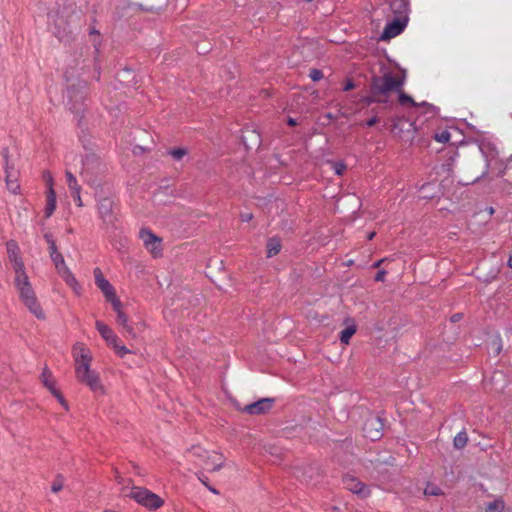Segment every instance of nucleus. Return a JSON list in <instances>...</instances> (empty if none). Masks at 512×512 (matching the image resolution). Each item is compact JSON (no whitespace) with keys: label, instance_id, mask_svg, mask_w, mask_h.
I'll return each instance as SVG.
<instances>
[{"label":"nucleus","instance_id":"obj_4","mask_svg":"<svg viewBox=\"0 0 512 512\" xmlns=\"http://www.w3.org/2000/svg\"><path fill=\"white\" fill-rule=\"evenodd\" d=\"M15 287L19 293V297L27 309L38 319H45V314L41 308L36 294L32 288L29 278L14 279Z\"/></svg>","mask_w":512,"mask_h":512},{"label":"nucleus","instance_id":"obj_34","mask_svg":"<svg viewBox=\"0 0 512 512\" xmlns=\"http://www.w3.org/2000/svg\"><path fill=\"white\" fill-rule=\"evenodd\" d=\"M49 254L55 266H57L58 264H63V262L65 261L63 255L58 250L51 252Z\"/></svg>","mask_w":512,"mask_h":512},{"label":"nucleus","instance_id":"obj_44","mask_svg":"<svg viewBox=\"0 0 512 512\" xmlns=\"http://www.w3.org/2000/svg\"><path fill=\"white\" fill-rule=\"evenodd\" d=\"M288 124H289L290 126H294V125H296V121H295V119H293V118H289V119H288Z\"/></svg>","mask_w":512,"mask_h":512},{"label":"nucleus","instance_id":"obj_36","mask_svg":"<svg viewBox=\"0 0 512 512\" xmlns=\"http://www.w3.org/2000/svg\"><path fill=\"white\" fill-rule=\"evenodd\" d=\"M331 165L337 175H342L346 170V165L342 162H332Z\"/></svg>","mask_w":512,"mask_h":512},{"label":"nucleus","instance_id":"obj_2","mask_svg":"<svg viewBox=\"0 0 512 512\" xmlns=\"http://www.w3.org/2000/svg\"><path fill=\"white\" fill-rule=\"evenodd\" d=\"M124 497L134 500L149 511L160 509L165 501L156 493L141 486H124L121 490Z\"/></svg>","mask_w":512,"mask_h":512},{"label":"nucleus","instance_id":"obj_17","mask_svg":"<svg viewBox=\"0 0 512 512\" xmlns=\"http://www.w3.org/2000/svg\"><path fill=\"white\" fill-rule=\"evenodd\" d=\"M56 192L54 188L47 189L46 191V205L44 209L45 218H49L52 216L56 209Z\"/></svg>","mask_w":512,"mask_h":512},{"label":"nucleus","instance_id":"obj_18","mask_svg":"<svg viewBox=\"0 0 512 512\" xmlns=\"http://www.w3.org/2000/svg\"><path fill=\"white\" fill-rule=\"evenodd\" d=\"M11 262L15 271L14 279H24L28 277L27 273L25 272V265L22 258L14 259Z\"/></svg>","mask_w":512,"mask_h":512},{"label":"nucleus","instance_id":"obj_46","mask_svg":"<svg viewBox=\"0 0 512 512\" xmlns=\"http://www.w3.org/2000/svg\"><path fill=\"white\" fill-rule=\"evenodd\" d=\"M375 234H376L375 232H371V233H369V234H368V239H369V240H372V239H373V237L375 236Z\"/></svg>","mask_w":512,"mask_h":512},{"label":"nucleus","instance_id":"obj_8","mask_svg":"<svg viewBox=\"0 0 512 512\" xmlns=\"http://www.w3.org/2000/svg\"><path fill=\"white\" fill-rule=\"evenodd\" d=\"M343 484L346 489L361 498H367L370 495L369 487L354 476L346 475L343 478Z\"/></svg>","mask_w":512,"mask_h":512},{"label":"nucleus","instance_id":"obj_43","mask_svg":"<svg viewBox=\"0 0 512 512\" xmlns=\"http://www.w3.org/2000/svg\"><path fill=\"white\" fill-rule=\"evenodd\" d=\"M460 319H461V315H460V314H455V315H453V316H452V318H451V320H452L453 322H457V321H458V320H460Z\"/></svg>","mask_w":512,"mask_h":512},{"label":"nucleus","instance_id":"obj_7","mask_svg":"<svg viewBox=\"0 0 512 512\" xmlns=\"http://www.w3.org/2000/svg\"><path fill=\"white\" fill-rule=\"evenodd\" d=\"M139 238L142 240L144 247L154 257L161 256L162 254V239L154 234L148 228H142L139 231Z\"/></svg>","mask_w":512,"mask_h":512},{"label":"nucleus","instance_id":"obj_31","mask_svg":"<svg viewBox=\"0 0 512 512\" xmlns=\"http://www.w3.org/2000/svg\"><path fill=\"white\" fill-rule=\"evenodd\" d=\"M64 486V480L61 476H57L54 481L52 482V485H51V490L53 493H57L59 492L60 490H62Z\"/></svg>","mask_w":512,"mask_h":512},{"label":"nucleus","instance_id":"obj_3","mask_svg":"<svg viewBox=\"0 0 512 512\" xmlns=\"http://www.w3.org/2000/svg\"><path fill=\"white\" fill-rule=\"evenodd\" d=\"M405 82V75L400 72L387 71L382 76L372 79L374 96L387 95L392 91H400Z\"/></svg>","mask_w":512,"mask_h":512},{"label":"nucleus","instance_id":"obj_48","mask_svg":"<svg viewBox=\"0 0 512 512\" xmlns=\"http://www.w3.org/2000/svg\"><path fill=\"white\" fill-rule=\"evenodd\" d=\"M116 479H117V482H118L119 484H122L123 479H122L120 476H117V478H116Z\"/></svg>","mask_w":512,"mask_h":512},{"label":"nucleus","instance_id":"obj_13","mask_svg":"<svg viewBox=\"0 0 512 512\" xmlns=\"http://www.w3.org/2000/svg\"><path fill=\"white\" fill-rule=\"evenodd\" d=\"M55 269L57 273L60 275V277L65 281V283L71 287V289L76 293L80 294L81 292V285L78 283L76 278L74 277L71 270L66 265L65 261L63 264H58L55 266Z\"/></svg>","mask_w":512,"mask_h":512},{"label":"nucleus","instance_id":"obj_10","mask_svg":"<svg viewBox=\"0 0 512 512\" xmlns=\"http://www.w3.org/2000/svg\"><path fill=\"white\" fill-rule=\"evenodd\" d=\"M5 158V174H6V185L10 192L16 194L19 192L20 185L18 183V172L9 165L8 161V149H4L2 152Z\"/></svg>","mask_w":512,"mask_h":512},{"label":"nucleus","instance_id":"obj_29","mask_svg":"<svg viewBox=\"0 0 512 512\" xmlns=\"http://www.w3.org/2000/svg\"><path fill=\"white\" fill-rule=\"evenodd\" d=\"M67 95H68L70 100L75 98L76 102H78V101L82 102L85 99L84 91H80V92L76 93V90L73 87H69L68 88Z\"/></svg>","mask_w":512,"mask_h":512},{"label":"nucleus","instance_id":"obj_16","mask_svg":"<svg viewBox=\"0 0 512 512\" xmlns=\"http://www.w3.org/2000/svg\"><path fill=\"white\" fill-rule=\"evenodd\" d=\"M96 329L109 346H112V344L119 339L118 336L112 331V329L101 321L96 322Z\"/></svg>","mask_w":512,"mask_h":512},{"label":"nucleus","instance_id":"obj_35","mask_svg":"<svg viewBox=\"0 0 512 512\" xmlns=\"http://www.w3.org/2000/svg\"><path fill=\"white\" fill-rule=\"evenodd\" d=\"M93 163H96L97 165H99V161L98 160H95L94 158H91V157H87L85 159V161L83 162V170L81 171V174L83 176H87L88 174V170H89V165L90 164H93Z\"/></svg>","mask_w":512,"mask_h":512},{"label":"nucleus","instance_id":"obj_25","mask_svg":"<svg viewBox=\"0 0 512 512\" xmlns=\"http://www.w3.org/2000/svg\"><path fill=\"white\" fill-rule=\"evenodd\" d=\"M391 9L395 13L405 14L407 11V3L405 0H392Z\"/></svg>","mask_w":512,"mask_h":512},{"label":"nucleus","instance_id":"obj_14","mask_svg":"<svg viewBox=\"0 0 512 512\" xmlns=\"http://www.w3.org/2000/svg\"><path fill=\"white\" fill-rule=\"evenodd\" d=\"M272 398H262L245 407V411L251 415H259L268 412L273 406Z\"/></svg>","mask_w":512,"mask_h":512},{"label":"nucleus","instance_id":"obj_38","mask_svg":"<svg viewBox=\"0 0 512 512\" xmlns=\"http://www.w3.org/2000/svg\"><path fill=\"white\" fill-rule=\"evenodd\" d=\"M309 77L313 81H319L323 78V73H322V71H320L318 69H311L310 73H309Z\"/></svg>","mask_w":512,"mask_h":512},{"label":"nucleus","instance_id":"obj_40","mask_svg":"<svg viewBox=\"0 0 512 512\" xmlns=\"http://www.w3.org/2000/svg\"><path fill=\"white\" fill-rule=\"evenodd\" d=\"M385 276H386V271L380 270V271H378V273L375 276V281L383 282L385 280Z\"/></svg>","mask_w":512,"mask_h":512},{"label":"nucleus","instance_id":"obj_51","mask_svg":"<svg viewBox=\"0 0 512 512\" xmlns=\"http://www.w3.org/2000/svg\"><path fill=\"white\" fill-rule=\"evenodd\" d=\"M104 512H117V511H114V510H105Z\"/></svg>","mask_w":512,"mask_h":512},{"label":"nucleus","instance_id":"obj_50","mask_svg":"<svg viewBox=\"0 0 512 512\" xmlns=\"http://www.w3.org/2000/svg\"><path fill=\"white\" fill-rule=\"evenodd\" d=\"M209 489H210L213 493H216V494H217V493H219L218 491H216V490H215V489H213V488H209Z\"/></svg>","mask_w":512,"mask_h":512},{"label":"nucleus","instance_id":"obj_53","mask_svg":"<svg viewBox=\"0 0 512 512\" xmlns=\"http://www.w3.org/2000/svg\"><path fill=\"white\" fill-rule=\"evenodd\" d=\"M511 117H512V114H511Z\"/></svg>","mask_w":512,"mask_h":512},{"label":"nucleus","instance_id":"obj_21","mask_svg":"<svg viewBox=\"0 0 512 512\" xmlns=\"http://www.w3.org/2000/svg\"><path fill=\"white\" fill-rule=\"evenodd\" d=\"M6 247L10 261L21 258L19 247L15 241L11 240L7 242Z\"/></svg>","mask_w":512,"mask_h":512},{"label":"nucleus","instance_id":"obj_1","mask_svg":"<svg viewBox=\"0 0 512 512\" xmlns=\"http://www.w3.org/2000/svg\"><path fill=\"white\" fill-rule=\"evenodd\" d=\"M73 355L75 359V375L76 379L89 389L99 395L105 393L97 372L90 369L91 353L83 344H76L73 347Z\"/></svg>","mask_w":512,"mask_h":512},{"label":"nucleus","instance_id":"obj_39","mask_svg":"<svg viewBox=\"0 0 512 512\" xmlns=\"http://www.w3.org/2000/svg\"><path fill=\"white\" fill-rule=\"evenodd\" d=\"M80 193H81V192H74V193H72V194H71V195H72V197H73V199H74V201H75V203H76V205H77L78 207H82V206H83V202H82V199H81Z\"/></svg>","mask_w":512,"mask_h":512},{"label":"nucleus","instance_id":"obj_24","mask_svg":"<svg viewBox=\"0 0 512 512\" xmlns=\"http://www.w3.org/2000/svg\"><path fill=\"white\" fill-rule=\"evenodd\" d=\"M468 442V436L466 432H459L453 440V445L456 449H462L466 446Z\"/></svg>","mask_w":512,"mask_h":512},{"label":"nucleus","instance_id":"obj_27","mask_svg":"<svg viewBox=\"0 0 512 512\" xmlns=\"http://www.w3.org/2000/svg\"><path fill=\"white\" fill-rule=\"evenodd\" d=\"M424 494L429 496H439L443 494V491L439 486L429 483L424 490Z\"/></svg>","mask_w":512,"mask_h":512},{"label":"nucleus","instance_id":"obj_49","mask_svg":"<svg viewBox=\"0 0 512 512\" xmlns=\"http://www.w3.org/2000/svg\"><path fill=\"white\" fill-rule=\"evenodd\" d=\"M85 88H86V83H85V82H83V83L81 84V89H82V90H84Z\"/></svg>","mask_w":512,"mask_h":512},{"label":"nucleus","instance_id":"obj_15","mask_svg":"<svg viewBox=\"0 0 512 512\" xmlns=\"http://www.w3.org/2000/svg\"><path fill=\"white\" fill-rule=\"evenodd\" d=\"M121 308L122 304L120 301L118 302L117 308L113 307L114 311L117 313L116 322L125 329L126 333L131 338H136V333L133 327L128 324V318Z\"/></svg>","mask_w":512,"mask_h":512},{"label":"nucleus","instance_id":"obj_23","mask_svg":"<svg viewBox=\"0 0 512 512\" xmlns=\"http://www.w3.org/2000/svg\"><path fill=\"white\" fill-rule=\"evenodd\" d=\"M505 505H504V502L503 500L501 499H496L492 502H489L485 508H484V511L483 512H502L503 509H504Z\"/></svg>","mask_w":512,"mask_h":512},{"label":"nucleus","instance_id":"obj_32","mask_svg":"<svg viewBox=\"0 0 512 512\" xmlns=\"http://www.w3.org/2000/svg\"><path fill=\"white\" fill-rule=\"evenodd\" d=\"M169 154L175 159V160H181L186 154L187 150L184 148H176L169 151Z\"/></svg>","mask_w":512,"mask_h":512},{"label":"nucleus","instance_id":"obj_37","mask_svg":"<svg viewBox=\"0 0 512 512\" xmlns=\"http://www.w3.org/2000/svg\"><path fill=\"white\" fill-rule=\"evenodd\" d=\"M43 179L46 183L47 189L54 188V181L51 173L49 171L43 172Z\"/></svg>","mask_w":512,"mask_h":512},{"label":"nucleus","instance_id":"obj_47","mask_svg":"<svg viewBox=\"0 0 512 512\" xmlns=\"http://www.w3.org/2000/svg\"><path fill=\"white\" fill-rule=\"evenodd\" d=\"M508 266L512 269V255L510 256L508 260Z\"/></svg>","mask_w":512,"mask_h":512},{"label":"nucleus","instance_id":"obj_33","mask_svg":"<svg viewBox=\"0 0 512 512\" xmlns=\"http://www.w3.org/2000/svg\"><path fill=\"white\" fill-rule=\"evenodd\" d=\"M44 239L47 242V244L49 245V253L58 250L57 245H56V243H55L51 233H45L44 234Z\"/></svg>","mask_w":512,"mask_h":512},{"label":"nucleus","instance_id":"obj_45","mask_svg":"<svg viewBox=\"0 0 512 512\" xmlns=\"http://www.w3.org/2000/svg\"><path fill=\"white\" fill-rule=\"evenodd\" d=\"M384 261H385V259H381V260L377 261L376 263H374V267L378 268Z\"/></svg>","mask_w":512,"mask_h":512},{"label":"nucleus","instance_id":"obj_5","mask_svg":"<svg viewBox=\"0 0 512 512\" xmlns=\"http://www.w3.org/2000/svg\"><path fill=\"white\" fill-rule=\"evenodd\" d=\"M99 218L106 227H113L118 220V209L109 197H102L97 203Z\"/></svg>","mask_w":512,"mask_h":512},{"label":"nucleus","instance_id":"obj_26","mask_svg":"<svg viewBox=\"0 0 512 512\" xmlns=\"http://www.w3.org/2000/svg\"><path fill=\"white\" fill-rule=\"evenodd\" d=\"M399 103L401 105H411L413 107L420 106V104H417L411 96L407 95L406 93L399 91ZM421 105H426L425 102L421 103Z\"/></svg>","mask_w":512,"mask_h":512},{"label":"nucleus","instance_id":"obj_41","mask_svg":"<svg viewBox=\"0 0 512 512\" xmlns=\"http://www.w3.org/2000/svg\"><path fill=\"white\" fill-rule=\"evenodd\" d=\"M378 122H379V118H377V117H373V118L369 119V120L366 122V125H367L368 127H372V126H374L375 124H377Z\"/></svg>","mask_w":512,"mask_h":512},{"label":"nucleus","instance_id":"obj_9","mask_svg":"<svg viewBox=\"0 0 512 512\" xmlns=\"http://www.w3.org/2000/svg\"><path fill=\"white\" fill-rule=\"evenodd\" d=\"M407 19L405 16L395 18L393 21L387 23L382 34L381 40H389L399 35L405 28Z\"/></svg>","mask_w":512,"mask_h":512},{"label":"nucleus","instance_id":"obj_12","mask_svg":"<svg viewBox=\"0 0 512 512\" xmlns=\"http://www.w3.org/2000/svg\"><path fill=\"white\" fill-rule=\"evenodd\" d=\"M41 379H42V382H43L44 386L51 392V394L55 398H57L59 403L66 410H68V404H67L66 400L64 399V397L62 396V394L60 393V391L56 389L54 378H53L52 373H51V371L49 369L45 368L43 370L42 375H41Z\"/></svg>","mask_w":512,"mask_h":512},{"label":"nucleus","instance_id":"obj_42","mask_svg":"<svg viewBox=\"0 0 512 512\" xmlns=\"http://www.w3.org/2000/svg\"><path fill=\"white\" fill-rule=\"evenodd\" d=\"M355 87L354 83L352 80H348L344 86V91H349L351 89H353Z\"/></svg>","mask_w":512,"mask_h":512},{"label":"nucleus","instance_id":"obj_52","mask_svg":"<svg viewBox=\"0 0 512 512\" xmlns=\"http://www.w3.org/2000/svg\"><path fill=\"white\" fill-rule=\"evenodd\" d=\"M489 212L492 214L494 212L493 208H490Z\"/></svg>","mask_w":512,"mask_h":512},{"label":"nucleus","instance_id":"obj_28","mask_svg":"<svg viewBox=\"0 0 512 512\" xmlns=\"http://www.w3.org/2000/svg\"><path fill=\"white\" fill-rule=\"evenodd\" d=\"M111 347L115 350L117 355L120 357H124L126 354L130 353V350L125 345H123L119 339H118V341L113 343Z\"/></svg>","mask_w":512,"mask_h":512},{"label":"nucleus","instance_id":"obj_30","mask_svg":"<svg viewBox=\"0 0 512 512\" xmlns=\"http://www.w3.org/2000/svg\"><path fill=\"white\" fill-rule=\"evenodd\" d=\"M434 138L436 141L440 143H447L451 138V134L449 131L443 130L441 132L436 133Z\"/></svg>","mask_w":512,"mask_h":512},{"label":"nucleus","instance_id":"obj_20","mask_svg":"<svg viewBox=\"0 0 512 512\" xmlns=\"http://www.w3.org/2000/svg\"><path fill=\"white\" fill-rule=\"evenodd\" d=\"M65 176L71 194L74 192H81V186L78 184L76 177L68 170L66 171Z\"/></svg>","mask_w":512,"mask_h":512},{"label":"nucleus","instance_id":"obj_22","mask_svg":"<svg viewBox=\"0 0 512 512\" xmlns=\"http://www.w3.org/2000/svg\"><path fill=\"white\" fill-rule=\"evenodd\" d=\"M356 333V327L354 325L346 327L340 333V341L342 344L347 345L351 337Z\"/></svg>","mask_w":512,"mask_h":512},{"label":"nucleus","instance_id":"obj_19","mask_svg":"<svg viewBox=\"0 0 512 512\" xmlns=\"http://www.w3.org/2000/svg\"><path fill=\"white\" fill-rule=\"evenodd\" d=\"M281 250V241L280 239L273 237L270 238L267 242V256L273 257L277 255Z\"/></svg>","mask_w":512,"mask_h":512},{"label":"nucleus","instance_id":"obj_6","mask_svg":"<svg viewBox=\"0 0 512 512\" xmlns=\"http://www.w3.org/2000/svg\"><path fill=\"white\" fill-rule=\"evenodd\" d=\"M93 274H94L96 286L104 294L106 300L112 304V307H116L117 308L118 302L120 300L116 296L114 287L104 277L102 271L99 268H95Z\"/></svg>","mask_w":512,"mask_h":512},{"label":"nucleus","instance_id":"obj_11","mask_svg":"<svg viewBox=\"0 0 512 512\" xmlns=\"http://www.w3.org/2000/svg\"><path fill=\"white\" fill-rule=\"evenodd\" d=\"M383 424L378 417L370 416L364 424L363 431L366 438L375 441L382 435Z\"/></svg>","mask_w":512,"mask_h":512}]
</instances>
